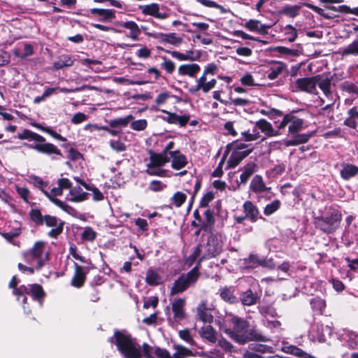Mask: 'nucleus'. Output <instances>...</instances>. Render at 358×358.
<instances>
[{"mask_svg":"<svg viewBox=\"0 0 358 358\" xmlns=\"http://www.w3.org/2000/svg\"><path fill=\"white\" fill-rule=\"evenodd\" d=\"M224 332L234 342L243 345L250 341H266L268 339L261 331L250 327L246 320L234 315H229L226 320Z\"/></svg>","mask_w":358,"mask_h":358,"instance_id":"obj_1","label":"nucleus"},{"mask_svg":"<svg viewBox=\"0 0 358 358\" xmlns=\"http://www.w3.org/2000/svg\"><path fill=\"white\" fill-rule=\"evenodd\" d=\"M110 341L115 343L124 358H141L143 355L145 358H155L151 346L144 343L141 349L136 340L125 331H115Z\"/></svg>","mask_w":358,"mask_h":358,"instance_id":"obj_2","label":"nucleus"},{"mask_svg":"<svg viewBox=\"0 0 358 358\" xmlns=\"http://www.w3.org/2000/svg\"><path fill=\"white\" fill-rule=\"evenodd\" d=\"M17 138L21 140L27 139L35 141V143L29 145V148L39 152L46 155H62L61 151L55 145L45 143L44 137L30 130H24L22 133L18 134Z\"/></svg>","mask_w":358,"mask_h":358,"instance_id":"obj_3","label":"nucleus"},{"mask_svg":"<svg viewBox=\"0 0 358 358\" xmlns=\"http://www.w3.org/2000/svg\"><path fill=\"white\" fill-rule=\"evenodd\" d=\"M342 220L341 212L335 208H330L322 216L314 217V224L316 228L325 234L334 233L340 226Z\"/></svg>","mask_w":358,"mask_h":358,"instance_id":"obj_4","label":"nucleus"},{"mask_svg":"<svg viewBox=\"0 0 358 358\" xmlns=\"http://www.w3.org/2000/svg\"><path fill=\"white\" fill-rule=\"evenodd\" d=\"M150 159L146 164V173L150 176L166 177L167 171L162 167L170 161V157L163 153H155L149 151Z\"/></svg>","mask_w":358,"mask_h":358,"instance_id":"obj_5","label":"nucleus"},{"mask_svg":"<svg viewBox=\"0 0 358 358\" xmlns=\"http://www.w3.org/2000/svg\"><path fill=\"white\" fill-rule=\"evenodd\" d=\"M199 263L186 274H182L173 284L170 294L175 295L182 293L193 286L199 277Z\"/></svg>","mask_w":358,"mask_h":358,"instance_id":"obj_6","label":"nucleus"},{"mask_svg":"<svg viewBox=\"0 0 358 358\" xmlns=\"http://www.w3.org/2000/svg\"><path fill=\"white\" fill-rule=\"evenodd\" d=\"M199 245L202 251V256L198 262L199 264L203 259H208L216 257L220 255L223 250L222 236L218 234H210L208 237L206 243Z\"/></svg>","mask_w":358,"mask_h":358,"instance_id":"obj_7","label":"nucleus"},{"mask_svg":"<svg viewBox=\"0 0 358 358\" xmlns=\"http://www.w3.org/2000/svg\"><path fill=\"white\" fill-rule=\"evenodd\" d=\"M274 123L279 130L288 125L289 131L293 134L302 129L303 121L302 119L292 115V113H287L282 120H275Z\"/></svg>","mask_w":358,"mask_h":358,"instance_id":"obj_8","label":"nucleus"},{"mask_svg":"<svg viewBox=\"0 0 358 358\" xmlns=\"http://www.w3.org/2000/svg\"><path fill=\"white\" fill-rule=\"evenodd\" d=\"M13 294L17 296H23L24 294H30L34 300L38 301L40 306H42V299L45 296L42 287L37 284L21 285L13 290Z\"/></svg>","mask_w":358,"mask_h":358,"instance_id":"obj_9","label":"nucleus"},{"mask_svg":"<svg viewBox=\"0 0 358 358\" xmlns=\"http://www.w3.org/2000/svg\"><path fill=\"white\" fill-rule=\"evenodd\" d=\"M332 334L331 327L324 325L323 324L316 322L314 323L310 329L309 336L313 341H318L322 343L326 341L327 337H329Z\"/></svg>","mask_w":358,"mask_h":358,"instance_id":"obj_10","label":"nucleus"},{"mask_svg":"<svg viewBox=\"0 0 358 358\" xmlns=\"http://www.w3.org/2000/svg\"><path fill=\"white\" fill-rule=\"evenodd\" d=\"M30 255L37 259L38 268H41L48 259V252L45 250V243L37 241L30 250Z\"/></svg>","mask_w":358,"mask_h":358,"instance_id":"obj_11","label":"nucleus"},{"mask_svg":"<svg viewBox=\"0 0 358 358\" xmlns=\"http://www.w3.org/2000/svg\"><path fill=\"white\" fill-rule=\"evenodd\" d=\"M43 222L52 229L48 232L49 236L57 238L63 231L64 222L55 216L45 215Z\"/></svg>","mask_w":358,"mask_h":358,"instance_id":"obj_12","label":"nucleus"},{"mask_svg":"<svg viewBox=\"0 0 358 358\" xmlns=\"http://www.w3.org/2000/svg\"><path fill=\"white\" fill-rule=\"evenodd\" d=\"M315 78L316 77L314 76L312 77H305L296 79L295 85L297 90L306 92L310 94H316L317 88L315 87Z\"/></svg>","mask_w":358,"mask_h":358,"instance_id":"obj_13","label":"nucleus"},{"mask_svg":"<svg viewBox=\"0 0 358 358\" xmlns=\"http://www.w3.org/2000/svg\"><path fill=\"white\" fill-rule=\"evenodd\" d=\"M315 77H317L315 78V87L318 85L327 96L331 95V92L330 88L331 80L333 79V76L331 75V73L328 72L326 73L317 74L315 76Z\"/></svg>","mask_w":358,"mask_h":358,"instance_id":"obj_14","label":"nucleus"},{"mask_svg":"<svg viewBox=\"0 0 358 358\" xmlns=\"http://www.w3.org/2000/svg\"><path fill=\"white\" fill-rule=\"evenodd\" d=\"M139 9L143 15H150L157 19L164 20L169 16L168 13H162L159 11V5L157 3L139 6Z\"/></svg>","mask_w":358,"mask_h":358,"instance_id":"obj_15","label":"nucleus"},{"mask_svg":"<svg viewBox=\"0 0 358 358\" xmlns=\"http://www.w3.org/2000/svg\"><path fill=\"white\" fill-rule=\"evenodd\" d=\"M172 310L174 314V320L179 322L185 317V300L183 299H176L172 302Z\"/></svg>","mask_w":358,"mask_h":358,"instance_id":"obj_16","label":"nucleus"},{"mask_svg":"<svg viewBox=\"0 0 358 358\" xmlns=\"http://www.w3.org/2000/svg\"><path fill=\"white\" fill-rule=\"evenodd\" d=\"M114 24L118 27L129 29L130 32L129 36L134 41L137 40L138 36L141 34V29L134 21H117L115 22Z\"/></svg>","mask_w":358,"mask_h":358,"instance_id":"obj_17","label":"nucleus"},{"mask_svg":"<svg viewBox=\"0 0 358 358\" xmlns=\"http://www.w3.org/2000/svg\"><path fill=\"white\" fill-rule=\"evenodd\" d=\"M169 157L171 158V167L173 169L180 170L187 164V157L179 150L170 152Z\"/></svg>","mask_w":358,"mask_h":358,"instance_id":"obj_18","label":"nucleus"},{"mask_svg":"<svg viewBox=\"0 0 358 358\" xmlns=\"http://www.w3.org/2000/svg\"><path fill=\"white\" fill-rule=\"evenodd\" d=\"M252 151V149H248L243 151H234L229 158L227 166L232 169L238 166L241 162Z\"/></svg>","mask_w":358,"mask_h":358,"instance_id":"obj_19","label":"nucleus"},{"mask_svg":"<svg viewBox=\"0 0 358 358\" xmlns=\"http://www.w3.org/2000/svg\"><path fill=\"white\" fill-rule=\"evenodd\" d=\"M243 26L248 31L257 32L260 34H266L268 33V29L270 28V26L263 24L259 20L253 19L249 20Z\"/></svg>","mask_w":358,"mask_h":358,"instance_id":"obj_20","label":"nucleus"},{"mask_svg":"<svg viewBox=\"0 0 358 358\" xmlns=\"http://www.w3.org/2000/svg\"><path fill=\"white\" fill-rule=\"evenodd\" d=\"M90 12V14L99 17V20L101 22L111 21L115 18V11L113 9L91 8Z\"/></svg>","mask_w":358,"mask_h":358,"instance_id":"obj_21","label":"nucleus"},{"mask_svg":"<svg viewBox=\"0 0 358 358\" xmlns=\"http://www.w3.org/2000/svg\"><path fill=\"white\" fill-rule=\"evenodd\" d=\"M74 266L75 273L71 280V285L75 287L80 288L85 280V272L83 268L77 263H74Z\"/></svg>","mask_w":358,"mask_h":358,"instance_id":"obj_22","label":"nucleus"},{"mask_svg":"<svg viewBox=\"0 0 358 358\" xmlns=\"http://www.w3.org/2000/svg\"><path fill=\"white\" fill-rule=\"evenodd\" d=\"M243 211L246 217L250 219L252 222L257 220L259 211L256 206L250 201H246L243 206Z\"/></svg>","mask_w":358,"mask_h":358,"instance_id":"obj_23","label":"nucleus"},{"mask_svg":"<svg viewBox=\"0 0 358 358\" xmlns=\"http://www.w3.org/2000/svg\"><path fill=\"white\" fill-rule=\"evenodd\" d=\"M200 70L201 68L199 65L195 63L182 64L178 68V73L181 76H189V77L194 78Z\"/></svg>","mask_w":358,"mask_h":358,"instance_id":"obj_24","label":"nucleus"},{"mask_svg":"<svg viewBox=\"0 0 358 358\" xmlns=\"http://www.w3.org/2000/svg\"><path fill=\"white\" fill-rule=\"evenodd\" d=\"M173 348L175 350V352L173 353L172 358H185L196 356V353L194 352V350L188 348L182 345L174 344Z\"/></svg>","mask_w":358,"mask_h":358,"instance_id":"obj_25","label":"nucleus"},{"mask_svg":"<svg viewBox=\"0 0 358 358\" xmlns=\"http://www.w3.org/2000/svg\"><path fill=\"white\" fill-rule=\"evenodd\" d=\"M197 315L200 320L210 323L213 320V316L210 310L207 308L206 303L202 301L197 307Z\"/></svg>","mask_w":358,"mask_h":358,"instance_id":"obj_26","label":"nucleus"},{"mask_svg":"<svg viewBox=\"0 0 358 358\" xmlns=\"http://www.w3.org/2000/svg\"><path fill=\"white\" fill-rule=\"evenodd\" d=\"M283 351L285 353L296 356L299 358H315L312 355L303 351L302 349L295 345H287L283 348Z\"/></svg>","mask_w":358,"mask_h":358,"instance_id":"obj_27","label":"nucleus"},{"mask_svg":"<svg viewBox=\"0 0 358 358\" xmlns=\"http://www.w3.org/2000/svg\"><path fill=\"white\" fill-rule=\"evenodd\" d=\"M165 52L180 61H198L201 58V55L200 50L196 51L195 56L187 55L186 53L184 54L175 50H165Z\"/></svg>","mask_w":358,"mask_h":358,"instance_id":"obj_28","label":"nucleus"},{"mask_svg":"<svg viewBox=\"0 0 358 358\" xmlns=\"http://www.w3.org/2000/svg\"><path fill=\"white\" fill-rule=\"evenodd\" d=\"M74 60L69 55H62L58 57L57 61L55 62L52 65L54 70H59L64 67H69L73 64Z\"/></svg>","mask_w":358,"mask_h":358,"instance_id":"obj_29","label":"nucleus"},{"mask_svg":"<svg viewBox=\"0 0 358 358\" xmlns=\"http://www.w3.org/2000/svg\"><path fill=\"white\" fill-rule=\"evenodd\" d=\"M250 189L255 193H262L268 189L261 176L256 175L252 180Z\"/></svg>","mask_w":358,"mask_h":358,"instance_id":"obj_30","label":"nucleus"},{"mask_svg":"<svg viewBox=\"0 0 358 358\" xmlns=\"http://www.w3.org/2000/svg\"><path fill=\"white\" fill-rule=\"evenodd\" d=\"M256 164L253 162L248 163L243 168V173L240 176L238 185L245 184L250 177L256 171Z\"/></svg>","mask_w":358,"mask_h":358,"instance_id":"obj_31","label":"nucleus"},{"mask_svg":"<svg viewBox=\"0 0 358 358\" xmlns=\"http://www.w3.org/2000/svg\"><path fill=\"white\" fill-rule=\"evenodd\" d=\"M170 124H178L180 127L185 126L188 122L189 117L187 115H178L176 113H166V116L164 117Z\"/></svg>","mask_w":358,"mask_h":358,"instance_id":"obj_32","label":"nucleus"},{"mask_svg":"<svg viewBox=\"0 0 358 358\" xmlns=\"http://www.w3.org/2000/svg\"><path fill=\"white\" fill-rule=\"evenodd\" d=\"M87 199V193L83 191L80 187H76L69 192L68 199L73 202H80Z\"/></svg>","mask_w":358,"mask_h":358,"instance_id":"obj_33","label":"nucleus"},{"mask_svg":"<svg viewBox=\"0 0 358 358\" xmlns=\"http://www.w3.org/2000/svg\"><path fill=\"white\" fill-rule=\"evenodd\" d=\"M145 282L151 286L158 285L162 283V277L154 270L150 268L146 273Z\"/></svg>","mask_w":358,"mask_h":358,"instance_id":"obj_34","label":"nucleus"},{"mask_svg":"<svg viewBox=\"0 0 358 358\" xmlns=\"http://www.w3.org/2000/svg\"><path fill=\"white\" fill-rule=\"evenodd\" d=\"M234 289L225 287L220 289V295L224 301L235 303L238 302V298L234 295Z\"/></svg>","mask_w":358,"mask_h":358,"instance_id":"obj_35","label":"nucleus"},{"mask_svg":"<svg viewBox=\"0 0 358 358\" xmlns=\"http://www.w3.org/2000/svg\"><path fill=\"white\" fill-rule=\"evenodd\" d=\"M302 5L309 9H311L313 11L327 20L334 19L338 16L331 13H325L322 8L308 2H303L302 3Z\"/></svg>","mask_w":358,"mask_h":358,"instance_id":"obj_36","label":"nucleus"},{"mask_svg":"<svg viewBox=\"0 0 358 358\" xmlns=\"http://www.w3.org/2000/svg\"><path fill=\"white\" fill-rule=\"evenodd\" d=\"M258 296L251 289H248L240 296V300L244 306H252L256 303Z\"/></svg>","mask_w":358,"mask_h":358,"instance_id":"obj_37","label":"nucleus"},{"mask_svg":"<svg viewBox=\"0 0 358 358\" xmlns=\"http://www.w3.org/2000/svg\"><path fill=\"white\" fill-rule=\"evenodd\" d=\"M272 63H275L276 66L270 68L267 78L270 80H275L282 73L286 65L282 62L272 61Z\"/></svg>","mask_w":358,"mask_h":358,"instance_id":"obj_38","label":"nucleus"},{"mask_svg":"<svg viewBox=\"0 0 358 358\" xmlns=\"http://www.w3.org/2000/svg\"><path fill=\"white\" fill-rule=\"evenodd\" d=\"M199 334L203 338L208 340L209 342L215 343V331L210 325L203 327L201 329Z\"/></svg>","mask_w":358,"mask_h":358,"instance_id":"obj_39","label":"nucleus"},{"mask_svg":"<svg viewBox=\"0 0 358 358\" xmlns=\"http://www.w3.org/2000/svg\"><path fill=\"white\" fill-rule=\"evenodd\" d=\"M256 125L259 129L262 130V132L265 133L269 136H274L279 134V132L275 131L273 129L271 124L264 120H260L259 121L257 122Z\"/></svg>","mask_w":358,"mask_h":358,"instance_id":"obj_40","label":"nucleus"},{"mask_svg":"<svg viewBox=\"0 0 358 358\" xmlns=\"http://www.w3.org/2000/svg\"><path fill=\"white\" fill-rule=\"evenodd\" d=\"M133 120L131 115H129L123 118H117L109 120V125L113 128H117L120 131L122 128L128 125V124Z\"/></svg>","mask_w":358,"mask_h":358,"instance_id":"obj_41","label":"nucleus"},{"mask_svg":"<svg viewBox=\"0 0 358 358\" xmlns=\"http://www.w3.org/2000/svg\"><path fill=\"white\" fill-rule=\"evenodd\" d=\"M179 337L191 347H198L196 342L194 341L191 331L189 329H185L178 331Z\"/></svg>","mask_w":358,"mask_h":358,"instance_id":"obj_42","label":"nucleus"},{"mask_svg":"<svg viewBox=\"0 0 358 358\" xmlns=\"http://www.w3.org/2000/svg\"><path fill=\"white\" fill-rule=\"evenodd\" d=\"M358 173V167L352 164H345L341 171V177L345 180H348L356 176Z\"/></svg>","mask_w":358,"mask_h":358,"instance_id":"obj_43","label":"nucleus"},{"mask_svg":"<svg viewBox=\"0 0 358 358\" xmlns=\"http://www.w3.org/2000/svg\"><path fill=\"white\" fill-rule=\"evenodd\" d=\"M58 87H45L42 95L37 96L34 98V103H39L40 102L46 100L48 97L56 93L58 91Z\"/></svg>","mask_w":358,"mask_h":358,"instance_id":"obj_44","label":"nucleus"},{"mask_svg":"<svg viewBox=\"0 0 358 358\" xmlns=\"http://www.w3.org/2000/svg\"><path fill=\"white\" fill-rule=\"evenodd\" d=\"M343 55L358 56V38L343 48Z\"/></svg>","mask_w":358,"mask_h":358,"instance_id":"obj_45","label":"nucleus"},{"mask_svg":"<svg viewBox=\"0 0 358 358\" xmlns=\"http://www.w3.org/2000/svg\"><path fill=\"white\" fill-rule=\"evenodd\" d=\"M203 215L205 221L201 224V229H203L204 231H207L214 224L215 219L213 213L210 210H207L204 212Z\"/></svg>","mask_w":358,"mask_h":358,"instance_id":"obj_46","label":"nucleus"},{"mask_svg":"<svg viewBox=\"0 0 358 358\" xmlns=\"http://www.w3.org/2000/svg\"><path fill=\"white\" fill-rule=\"evenodd\" d=\"M300 7L298 6H285L282 10L281 13L287 15L289 17H295L299 14Z\"/></svg>","mask_w":358,"mask_h":358,"instance_id":"obj_47","label":"nucleus"},{"mask_svg":"<svg viewBox=\"0 0 358 358\" xmlns=\"http://www.w3.org/2000/svg\"><path fill=\"white\" fill-rule=\"evenodd\" d=\"M144 75L150 80V83H154L159 78L161 73L157 67L153 66L149 68Z\"/></svg>","mask_w":358,"mask_h":358,"instance_id":"obj_48","label":"nucleus"},{"mask_svg":"<svg viewBox=\"0 0 358 358\" xmlns=\"http://www.w3.org/2000/svg\"><path fill=\"white\" fill-rule=\"evenodd\" d=\"M340 88L343 92L350 94H358V86L350 81H345L340 85Z\"/></svg>","mask_w":358,"mask_h":358,"instance_id":"obj_49","label":"nucleus"},{"mask_svg":"<svg viewBox=\"0 0 358 358\" xmlns=\"http://www.w3.org/2000/svg\"><path fill=\"white\" fill-rule=\"evenodd\" d=\"M280 206V201L279 200H274L271 203L267 204L264 210V213L266 216H269L274 213L279 209Z\"/></svg>","mask_w":358,"mask_h":358,"instance_id":"obj_50","label":"nucleus"},{"mask_svg":"<svg viewBox=\"0 0 358 358\" xmlns=\"http://www.w3.org/2000/svg\"><path fill=\"white\" fill-rule=\"evenodd\" d=\"M285 39L289 42H293L297 37L296 29L291 24H288L285 27Z\"/></svg>","mask_w":358,"mask_h":358,"instance_id":"obj_51","label":"nucleus"},{"mask_svg":"<svg viewBox=\"0 0 358 358\" xmlns=\"http://www.w3.org/2000/svg\"><path fill=\"white\" fill-rule=\"evenodd\" d=\"M186 198L187 196L185 193L182 192H177L173 194L171 199L172 203L176 207H180L186 200Z\"/></svg>","mask_w":358,"mask_h":358,"instance_id":"obj_52","label":"nucleus"},{"mask_svg":"<svg viewBox=\"0 0 358 358\" xmlns=\"http://www.w3.org/2000/svg\"><path fill=\"white\" fill-rule=\"evenodd\" d=\"M232 34L235 36L241 37V38H243L244 40H251V41H259V42H261L263 43H266V41L255 38L254 36H252L246 34L245 32H244L242 30H235L233 31Z\"/></svg>","mask_w":358,"mask_h":358,"instance_id":"obj_53","label":"nucleus"},{"mask_svg":"<svg viewBox=\"0 0 358 358\" xmlns=\"http://www.w3.org/2000/svg\"><path fill=\"white\" fill-rule=\"evenodd\" d=\"M258 308H259V313L263 316H265V317L271 316L272 317H274L277 315V313H276L275 310L270 306H259Z\"/></svg>","mask_w":358,"mask_h":358,"instance_id":"obj_54","label":"nucleus"},{"mask_svg":"<svg viewBox=\"0 0 358 358\" xmlns=\"http://www.w3.org/2000/svg\"><path fill=\"white\" fill-rule=\"evenodd\" d=\"M240 81L241 84L245 86L252 87L257 85V84L255 83L252 75L249 72H247L244 76H243L241 78Z\"/></svg>","mask_w":358,"mask_h":358,"instance_id":"obj_55","label":"nucleus"},{"mask_svg":"<svg viewBox=\"0 0 358 358\" xmlns=\"http://www.w3.org/2000/svg\"><path fill=\"white\" fill-rule=\"evenodd\" d=\"M162 58L164 60V62L161 64V66L164 68L168 73H172L176 69L174 62L168 59L166 57H162Z\"/></svg>","mask_w":358,"mask_h":358,"instance_id":"obj_56","label":"nucleus"},{"mask_svg":"<svg viewBox=\"0 0 358 358\" xmlns=\"http://www.w3.org/2000/svg\"><path fill=\"white\" fill-rule=\"evenodd\" d=\"M345 334L348 338L349 345L352 348H357L358 346V336L349 330H347Z\"/></svg>","mask_w":358,"mask_h":358,"instance_id":"obj_57","label":"nucleus"},{"mask_svg":"<svg viewBox=\"0 0 358 358\" xmlns=\"http://www.w3.org/2000/svg\"><path fill=\"white\" fill-rule=\"evenodd\" d=\"M262 261L259 257L256 255H250L248 259H245V263L250 267H257L262 266Z\"/></svg>","mask_w":358,"mask_h":358,"instance_id":"obj_58","label":"nucleus"},{"mask_svg":"<svg viewBox=\"0 0 358 358\" xmlns=\"http://www.w3.org/2000/svg\"><path fill=\"white\" fill-rule=\"evenodd\" d=\"M96 237V233L90 227H87L82 233V238L84 240L93 241Z\"/></svg>","mask_w":358,"mask_h":358,"instance_id":"obj_59","label":"nucleus"},{"mask_svg":"<svg viewBox=\"0 0 358 358\" xmlns=\"http://www.w3.org/2000/svg\"><path fill=\"white\" fill-rule=\"evenodd\" d=\"M50 201L53 203H55L56 206L59 207L61 209H62L64 211H65V212H66V213H68L69 214L71 213V211L73 210V208L72 207H71L70 206L66 204L65 203H64L63 201H60L58 199L50 198Z\"/></svg>","mask_w":358,"mask_h":358,"instance_id":"obj_60","label":"nucleus"},{"mask_svg":"<svg viewBox=\"0 0 358 358\" xmlns=\"http://www.w3.org/2000/svg\"><path fill=\"white\" fill-rule=\"evenodd\" d=\"M130 125L134 130L143 131L147 127V121L144 119L132 121Z\"/></svg>","mask_w":358,"mask_h":358,"instance_id":"obj_61","label":"nucleus"},{"mask_svg":"<svg viewBox=\"0 0 358 358\" xmlns=\"http://www.w3.org/2000/svg\"><path fill=\"white\" fill-rule=\"evenodd\" d=\"M110 146L113 150L117 152L125 151L127 148L124 143L116 140H111L110 141Z\"/></svg>","mask_w":358,"mask_h":358,"instance_id":"obj_62","label":"nucleus"},{"mask_svg":"<svg viewBox=\"0 0 358 358\" xmlns=\"http://www.w3.org/2000/svg\"><path fill=\"white\" fill-rule=\"evenodd\" d=\"M338 12L342 13H351L358 16V6L351 8L347 5H341L338 6Z\"/></svg>","mask_w":358,"mask_h":358,"instance_id":"obj_63","label":"nucleus"},{"mask_svg":"<svg viewBox=\"0 0 358 358\" xmlns=\"http://www.w3.org/2000/svg\"><path fill=\"white\" fill-rule=\"evenodd\" d=\"M358 122V113H350V116L345 120V124L355 128Z\"/></svg>","mask_w":358,"mask_h":358,"instance_id":"obj_64","label":"nucleus"}]
</instances>
